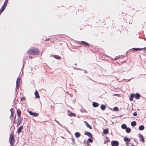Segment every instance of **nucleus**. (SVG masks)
Wrapping results in <instances>:
<instances>
[{
  "label": "nucleus",
  "mask_w": 146,
  "mask_h": 146,
  "mask_svg": "<svg viewBox=\"0 0 146 146\" xmlns=\"http://www.w3.org/2000/svg\"><path fill=\"white\" fill-rule=\"evenodd\" d=\"M124 140L126 142V145L128 144V142H129L130 141V139H129L127 137H124Z\"/></svg>",
  "instance_id": "10"
},
{
  "label": "nucleus",
  "mask_w": 146,
  "mask_h": 146,
  "mask_svg": "<svg viewBox=\"0 0 146 146\" xmlns=\"http://www.w3.org/2000/svg\"><path fill=\"white\" fill-rule=\"evenodd\" d=\"M69 116L70 117L72 116H75V114L74 113H71L69 114Z\"/></svg>",
  "instance_id": "29"
},
{
  "label": "nucleus",
  "mask_w": 146,
  "mask_h": 146,
  "mask_svg": "<svg viewBox=\"0 0 146 146\" xmlns=\"http://www.w3.org/2000/svg\"><path fill=\"white\" fill-rule=\"evenodd\" d=\"M145 40H146V38L145 39Z\"/></svg>",
  "instance_id": "42"
},
{
  "label": "nucleus",
  "mask_w": 146,
  "mask_h": 146,
  "mask_svg": "<svg viewBox=\"0 0 146 146\" xmlns=\"http://www.w3.org/2000/svg\"><path fill=\"white\" fill-rule=\"evenodd\" d=\"M117 59V58H114V59H115V60H116Z\"/></svg>",
  "instance_id": "38"
},
{
  "label": "nucleus",
  "mask_w": 146,
  "mask_h": 146,
  "mask_svg": "<svg viewBox=\"0 0 146 146\" xmlns=\"http://www.w3.org/2000/svg\"><path fill=\"white\" fill-rule=\"evenodd\" d=\"M23 129V126H21L19 127V128L17 130V133L18 134H19L20 132H21L22 130Z\"/></svg>",
  "instance_id": "7"
},
{
  "label": "nucleus",
  "mask_w": 146,
  "mask_h": 146,
  "mask_svg": "<svg viewBox=\"0 0 146 146\" xmlns=\"http://www.w3.org/2000/svg\"><path fill=\"white\" fill-rule=\"evenodd\" d=\"M21 79L19 78H18L16 81V88L18 89L19 88V84L20 83Z\"/></svg>",
  "instance_id": "3"
},
{
  "label": "nucleus",
  "mask_w": 146,
  "mask_h": 146,
  "mask_svg": "<svg viewBox=\"0 0 146 146\" xmlns=\"http://www.w3.org/2000/svg\"><path fill=\"white\" fill-rule=\"evenodd\" d=\"M61 137L62 138H64V137Z\"/></svg>",
  "instance_id": "40"
},
{
  "label": "nucleus",
  "mask_w": 146,
  "mask_h": 146,
  "mask_svg": "<svg viewBox=\"0 0 146 146\" xmlns=\"http://www.w3.org/2000/svg\"><path fill=\"white\" fill-rule=\"evenodd\" d=\"M75 135L76 138H78L80 137V134L78 132H76L75 133Z\"/></svg>",
  "instance_id": "16"
},
{
  "label": "nucleus",
  "mask_w": 146,
  "mask_h": 146,
  "mask_svg": "<svg viewBox=\"0 0 146 146\" xmlns=\"http://www.w3.org/2000/svg\"><path fill=\"white\" fill-rule=\"evenodd\" d=\"M111 144L112 146H118L119 142L117 141H112L111 142Z\"/></svg>",
  "instance_id": "4"
},
{
  "label": "nucleus",
  "mask_w": 146,
  "mask_h": 146,
  "mask_svg": "<svg viewBox=\"0 0 146 146\" xmlns=\"http://www.w3.org/2000/svg\"><path fill=\"white\" fill-rule=\"evenodd\" d=\"M9 139L11 145H13L14 142V137L13 133L11 134Z\"/></svg>",
  "instance_id": "2"
},
{
  "label": "nucleus",
  "mask_w": 146,
  "mask_h": 146,
  "mask_svg": "<svg viewBox=\"0 0 146 146\" xmlns=\"http://www.w3.org/2000/svg\"><path fill=\"white\" fill-rule=\"evenodd\" d=\"M106 107L104 105H102L101 106V109L103 110H104L106 109Z\"/></svg>",
  "instance_id": "25"
},
{
  "label": "nucleus",
  "mask_w": 146,
  "mask_h": 146,
  "mask_svg": "<svg viewBox=\"0 0 146 146\" xmlns=\"http://www.w3.org/2000/svg\"><path fill=\"white\" fill-rule=\"evenodd\" d=\"M133 50L134 51H140L142 50V49L140 48H133Z\"/></svg>",
  "instance_id": "19"
},
{
  "label": "nucleus",
  "mask_w": 146,
  "mask_h": 146,
  "mask_svg": "<svg viewBox=\"0 0 146 146\" xmlns=\"http://www.w3.org/2000/svg\"><path fill=\"white\" fill-rule=\"evenodd\" d=\"M6 7L3 6H2L1 9V11H4V10H5V8Z\"/></svg>",
  "instance_id": "30"
},
{
  "label": "nucleus",
  "mask_w": 146,
  "mask_h": 146,
  "mask_svg": "<svg viewBox=\"0 0 146 146\" xmlns=\"http://www.w3.org/2000/svg\"><path fill=\"white\" fill-rule=\"evenodd\" d=\"M39 52V50L36 48H33L27 51L28 54H29L36 55Z\"/></svg>",
  "instance_id": "1"
},
{
  "label": "nucleus",
  "mask_w": 146,
  "mask_h": 146,
  "mask_svg": "<svg viewBox=\"0 0 146 146\" xmlns=\"http://www.w3.org/2000/svg\"><path fill=\"white\" fill-rule=\"evenodd\" d=\"M52 56H53L54 58L57 59H60L61 58V57L58 55H53L52 54L50 55V57H51Z\"/></svg>",
  "instance_id": "8"
},
{
  "label": "nucleus",
  "mask_w": 146,
  "mask_h": 146,
  "mask_svg": "<svg viewBox=\"0 0 146 146\" xmlns=\"http://www.w3.org/2000/svg\"><path fill=\"white\" fill-rule=\"evenodd\" d=\"M35 97H36V98H40V96L38 94V93L36 90L35 91Z\"/></svg>",
  "instance_id": "12"
},
{
  "label": "nucleus",
  "mask_w": 146,
  "mask_h": 146,
  "mask_svg": "<svg viewBox=\"0 0 146 146\" xmlns=\"http://www.w3.org/2000/svg\"><path fill=\"white\" fill-rule=\"evenodd\" d=\"M139 137L140 138V140L143 143L144 142V139L143 135L141 134H139Z\"/></svg>",
  "instance_id": "6"
},
{
  "label": "nucleus",
  "mask_w": 146,
  "mask_h": 146,
  "mask_svg": "<svg viewBox=\"0 0 146 146\" xmlns=\"http://www.w3.org/2000/svg\"><path fill=\"white\" fill-rule=\"evenodd\" d=\"M143 49H144L145 50H146V47H145V48H143Z\"/></svg>",
  "instance_id": "36"
},
{
  "label": "nucleus",
  "mask_w": 146,
  "mask_h": 146,
  "mask_svg": "<svg viewBox=\"0 0 146 146\" xmlns=\"http://www.w3.org/2000/svg\"><path fill=\"white\" fill-rule=\"evenodd\" d=\"M130 146H135L133 145H131Z\"/></svg>",
  "instance_id": "37"
},
{
  "label": "nucleus",
  "mask_w": 146,
  "mask_h": 146,
  "mask_svg": "<svg viewBox=\"0 0 146 146\" xmlns=\"http://www.w3.org/2000/svg\"><path fill=\"white\" fill-rule=\"evenodd\" d=\"M81 43L82 44L84 45L85 46H88L89 45L88 43H87L84 41H81Z\"/></svg>",
  "instance_id": "9"
},
{
  "label": "nucleus",
  "mask_w": 146,
  "mask_h": 146,
  "mask_svg": "<svg viewBox=\"0 0 146 146\" xmlns=\"http://www.w3.org/2000/svg\"><path fill=\"white\" fill-rule=\"evenodd\" d=\"M8 0H5L4 2V4L3 6L6 7L7 5V4L8 3Z\"/></svg>",
  "instance_id": "26"
},
{
  "label": "nucleus",
  "mask_w": 146,
  "mask_h": 146,
  "mask_svg": "<svg viewBox=\"0 0 146 146\" xmlns=\"http://www.w3.org/2000/svg\"><path fill=\"white\" fill-rule=\"evenodd\" d=\"M92 105L94 107H97L99 106V104L98 103H96L95 102H94L92 103Z\"/></svg>",
  "instance_id": "14"
},
{
  "label": "nucleus",
  "mask_w": 146,
  "mask_h": 146,
  "mask_svg": "<svg viewBox=\"0 0 146 146\" xmlns=\"http://www.w3.org/2000/svg\"><path fill=\"white\" fill-rule=\"evenodd\" d=\"M134 97V95L133 94H131L130 95V101H132L133 100V98Z\"/></svg>",
  "instance_id": "22"
},
{
  "label": "nucleus",
  "mask_w": 146,
  "mask_h": 146,
  "mask_svg": "<svg viewBox=\"0 0 146 146\" xmlns=\"http://www.w3.org/2000/svg\"><path fill=\"white\" fill-rule=\"evenodd\" d=\"M133 115L134 116H136L137 115V113L136 112H134L133 113Z\"/></svg>",
  "instance_id": "32"
},
{
  "label": "nucleus",
  "mask_w": 146,
  "mask_h": 146,
  "mask_svg": "<svg viewBox=\"0 0 146 146\" xmlns=\"http://www.w3.org/2000/svg\"><path fill=\"white\" fill-rule=\"evenodd\" d=\"M21 110L20 109H18L17 110V115L18 116L20 117V115H21Z\"/></svg>",
  "instance_id": "17"
},
{
  "label": "nucleus",
  "mask_w": 146,
  "mask_h": 146,
  "mask_svg": "<svg viewBox=\"0 0 146 146\" xmlns=\"http://www.w3.org/2000/svg\"><path fill=\"white\" fill-rule=\"evenodd\" d=\"M127 146H129V145H128L127 144L126 145Z\"/></svg>",
  "instance_id": "39"
},
{
  "label": "nucleus",
  "mask_w": 146,
  "mask_h": 146,
  "mask_svg": "<svg viewBox=\"0 0 146 146\" xmlns=\"http://www.w3.org/2000/svg\"><path fill=\"white\" fill-rule=\"evenodd\" d=\"M3 11H1V10L0 9V14H1V13H2V12H3Z\"/></svg>",
  "instance_id": "35"
},
{
  "label": "nucleus",
  "mask_w": 146,
  "mask_h": 146,
  "mask_svg": "<svg viewBox=\"0 0 146 146\" xmlns=\"http://www.w3.org/2000/svg\"><path fill=\"white\" fill-rule=\"evenodd\" d=\"M88 141L89 142L92 143V140L90 139H88Z\"/></svg>",
  "instance_id": "31"
},
{
  "label": "nucleus",
  "mask_w": 146,
  "mask_h": 146,
  "mask_svg": "<svg viewBox=\"0 0 146 146\" xmlns=\"http://www.w3.org/2000/svg\"><path fill=\"white\" fill-rule=\"evenodd\" d=\"M12 110H13V108H11L10 110V111H11V113H12Z\"/></svg>",
  "instance_id": "34"
},
{
  "label": "nucleus",
  "mask_w": 146,
  "mask_h": 146,
  "mask_svg": "<svg viewBox=\"0 0 146 146\" xmlns=\"http://www.w3.org/2000/svg\"><path fill=\"white\" fill-rule=\"evenodd\" d=\"M84 134L85 135L88 136V137H92V135H91V133L89 132H86Z\"/></svg>",
  "instance_id": "21"
},
{
  "label": "nucleus",
  "mask_w": 146,
  "mask_h": 146,
  "mask_svg": "<svg viewBox=\"0 0 146 146\" xmlns=\"http://www.w3.org/2000/svg\"><path fill=\"white\" fill-rule=\"evenodd\" d=\"M22 122V119L20 117L18 119L17 122V125L18 126L20 124H21Z\"/></svg>",
  "instance_id": "5"
},
{
  "label": "nucleus",
  "mask_w": 146,
  "mask_h": 146,
  "mask_svg": "<svg viewBox=\"0 0 146 146\" xmlns=\"http://www.w3.org/2000/svg\"><path fill=\"white\" fill-rule=\"evenodd\" d=\"M74 141V139H73L72 141Z\"/></svg>",
  "instance_id": "41"
},
{
  "label": "nucleus",
  "mask_w": 146,
  "mask_h": 146,
  "mask_svg": "<svg viewBox=\"0 0 146 146\" xmlns=\"http://www.w3.org/2000/svg\"><path fill=\"white\" fill-rule=\"evenodd\" d=\"M113 110L114 111H119V109L117 107H115L114 108Z\"/></svg>",
  "instance_id": "28"
},
{
  "label": "nucleus",
  "mask_w": 146,
  "mask_h": 146,
  "mask_svg": "<svg viewBox=\"0 0 146 146\" xmlns=\"http://www.w3.org/2000/svg\"><path fill=\"white\" fill-rule=\"evenodd\" d=\"M109 130L108 129H106L103 130V133L104 134H106L108 132Z\"/></svg>",
  "instance_id": "18"
},
{
  "label": "nucleus",
  "mask_w": 146,
  "mask_h": 146,
  "mask_svg": "<svg viewBox=\"0 0 146 146\" xmlns=\"http://www.w3.org/2000/svg\"><path fill=\"white\" fill-rule=\"evenodd\" d=\"M137 124V123L135 121H133L131 123V125L133 127H134Z\"/></svg>",
  "instance_id": "23"
},
{
  "label": "nucleus",
  "mask_w": 146,
  "mask_h": 146,
  "mask_svg": "<svg viewBox=\"0 0 146 146\" xmlns=\"http://www.w3.org/2000/svg\"><path fill=\"white\" fill-rule=\"evenodd\" d=\"M25 99V97H23L21 98V100L23 101Z\"/></svg>",
  "instance_id": "33"
},
{
  "label": "nucleus",
  "mask_w": 146,
  "mask_h": 146,
  "mask_svg": "<svg viewBox=\"0 0 146 146\" xmlns=\"http://www.w3.org/2000/svg\"><path fill=\"white\" fill-rule=\"evenodd\" d=\"M84 122L85 124L86 125L87 127L89 128L90 129L92 128L91 126L88 124L87 122L85 121H84Z\"/></svg>",
  "instance_id": "13"
},
{
  "label": "nucleus",
  "mask_w": 146,
  "mask_h": 146,
  "mask_svg": "<svg viewBox=\"0 0 146 146\" xmlns=\"http://www.w3.org/2000/svg\"><path fill=\"white\" fill-rule=\"evenodd\" d=\"M126 131L128 133H130L131 131V129L129 127H127L126 128Z\"/></svg>",
  "instance_id": "24"
},
{
  "label": "nucleus",
  "mask_w": 146,
  "mask_h": 146,
  "mask_svg": "<svg viewBox=\"0 0 146 146\" xmlns=\"http://www.w3.org/2000/svg\"><path fill=\"white\" fill-rule=\"evenodd\" d=\"M121 128L123 129H126L127 128V126L125 124H123L121 126Z\"/></svg>",
  "instance_id": "27"
},
{
  "label": "nucleus",
  "mask_w": 146,
  "mask_h": 146,
  "mask_svg": "<svg viewBox=\"0 0 146 146\" xmlns=\"http://www.w3.org/2000/svg\"><path fill=\"white\" fill-rule=\"evenodd\" d=\"M29 113L31 115H33L34 116H36L37 115V114L36 113H33L31 111H29Z\"/></svg>",
  "instance_id": "11"
},
{
  "label": "nucleus",
  "mask_w": 146,
  "mask_h": 146,
  "mask_svg": "<svg viewBox=\"0 0 146 146\" xmlns=\"http://www.w3.org/2000/svg\"><path fill=\"white\" fill-rule=\"evenodd\" d=\"M134 95V97L136 98V99H139L140 97V95L138 94H136L135 95Z\"/></svg>",
  "instance_id": "15"
},
{
  "label": "nucleus",
  "mask_w": 146,
  "mask_h": 146,
  "mask_svg": "<svg viewBox=\"0 0 146 146\" xmlns=\"http://www.w3.org/2000/svg\"><path fill=\"white\" fill-rule=\"evenodd\" d=\"M144 127L143 125H142L139 126V129L140 130H142L144 129Z\"/></svg>",
  "instance_id": "20"
}]
</instances>
